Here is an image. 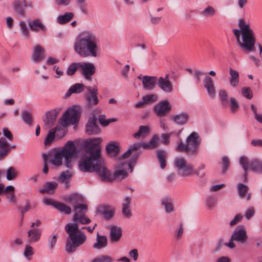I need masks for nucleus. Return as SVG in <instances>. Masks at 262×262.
Returning <instances> with one entry per match:
<instances>
[{
  "label": "nucleus",
  "mask_w": 262,
  "mask_h": 262,
  "mask_svg": "<svg viewBox=\"0 0 262 262\" xmlns=\"http://www.w3.org/2000/svg\"><path fill=\"white\" fill-rule=\"evenodd\" d=\"M186 143L189 146L190 152L195 154L197 152L198 146L200 142L199 141V136L197 133H192L186 139Z\"/></svg>",
  "instance_id": "dca6fc26"
},
{
  "label": "nucleus",
  "mask_w": 262,
  "mask_h": 262,
  "mask_svg": "<svg viewBox=\"0 0 262 262\" xmlns=\"http://www.w3.org/2000/svg\"><path fill=\"white\" fill-rule=\"evenodd\" d=\"M176 149L179 152H190V149L187 143L184 144L182 142H180L177 145Z\"/></svg>",
  "instance_id": "6e6d98bb"
},
{
  "label": "nucleus",
  "mask_w": 262,
  "mask_h": 262,
  "mask_svg": "<svg viewBox=\"0 0 262 262\" xmlns=\"http://www.w3.org/2000/svg\"><path fill=\"white\" fill-rule=\"evenodd\" d=\"M58 184L55 182H48L43 184L42 188L39 190V192L42 194H53Z\"/></svg>",
  "instance_id": "a878e982"
},
{
  "label": "nucleus",
  "mask_w": 262,
  "mask_h": 262,
  "mask_svg": "<svg viewBox=\"0 0 262 262\" xmlns=\"http://www.w3.org/2000/svg\"><path fill=\"white\" fill-rule=\"evenodd\" d=\"M78 70H79V62H73L68 67L66 71V74L68 76H72Z\"/></svg>",
  "instance_id": "37998d69"
},
{
  "label": "nucleus",
  "mask_w": 262,
  "mask_h": 262,
  "mask_svg": "<svg viewBox=\"0 0 262 262\" xmlns=\"http://www.w3.org/2000/svg\"><path fill=\"white\" fill-rule=\"evenodd\" d=\"M204 88L206 89L208 95L211 98L215 97L216 90L214 82L212 78L209 76H206L203 81Z\"/></svg>",
  "instance_id": "f3484780"
},
{
  "label": "nucleus",
  "mask_w": 262,
  "mask_h": 262,
  "mask_svg": "<svg viewBox=\"0 0 262 262\" xmlns=\"http://www.w3.org/2000/svg\"><path fill=\"white\" fill-rule=\"evenodd\" d=\"M75 52L80 56L96 57L100 53L98 40L93 33L83 32L77 37L74 45Z\"/></svg>",
  "instance_id": "f03ea898"
},
{
  "label": "nucleus",
  "mask_w": 262,
  "mask_h": 262,
  "mask_svg": "<svg viewBox=\"0 0 262 262\" xmlns=\"http://www.w3.org/2000/svg\"><path fill=\"white\" fill-rule=\"evenodd\" d=\"M110 240L112 242H118L122 236V230L120 227L112 226L110 229Z\"/></svg>",
  "instance_id": "bb28decb"
},
{
  "label": "nucleus",
  "mask_w": 262,
  "mask_h": 262,
  "mask_svg": "<svg viewBox=\"0 0 262 262\" xmlns=\"http://www.w3.org/2000/svg\"><path fill=\"white\" fill-rule=\"evenodd\" d=\"M238 192L242 198H244L246 195V193L247 192L248 188L247 186L243 184H238L237 186Z\"/></svg>",
  "instance_id": "603ef678"
},
{
  "label": "nucleus",
  "mask_w": 262,
  "mask_h": 262,
  "mask_svg": "<svg viewBox=\"0 0 262 262\" xmlns=\"http://www.w3.org/2000/svg\"><path fill=\"white\" fill-rule=\"evenodd\" d=\"M99 177L101 181L109 182L114 180L113 173L106 168L103 160L98 165L95 171Z\"/></svg>",
  "instance_id": "9b49d317"
},
{
  "label": "nucleus",
  "mask_w": 262,
  "mask_h": 262,
  "mask_svg": "<svg viewBox=\"0 0 262 262\" xmlns=\"http://www.w3.org/2000/svg\"><path fill=\"white\" fill-rule=\"evenodd\" d=\"M84 87L83 84L76 83L70 88L66 94V96H69L72 93H80L83 91Z\"/></svg>",
  "instance_id": "e433bc0d"
},
{
  "label": "nucleus",
  "mask_w": 262,
  "mask_h": 262,
  "mask_svg": "<svg viewBox=\"0 0 262 262\" xmlns=\"http://www.w3.org/2000/svg\"><path fill=\"white\" fill-rule=\"evenodd\" d=\"M20 30L21 34L25 37H28L29 31L27 27L26 23L24 21H20L19 23Z\"/></svg>",
  "instance_id": "5fc2aeb1"
},
{
  "label": "nucleus",
  "mask_w": 262,
  "mask_h": 262,
  "mask_svg": "<svg viewBox=\"0 0 262 262\" xmlns=\"http://www.w3.org/2000/svg\"><path fill=\"white\" fill-rule=\"evenodd\" d=\"M17 175V171L13 167H9L7 170L6 178L8 180H14Z\"/></svg>",
  "instance_id": "8fccbe9b"
},
{
  "label": "nucleus",
  "mask_w": 262,
  "mask_h": 262,
  "mask_svg": "<svg viewBox=\"0 0 262 262\" xmlns=\"http://www.w3.org/2000/svg\"><path fill=\"white\" fill-rule=\"evenodd\" d=\"M28 25L31 30L33 32L45 33L47 31L45 25L39 19L29 21Z\"/></svg>",
  "instance_id": "aec40b11"
},
{
  "label": "nucleus",
  "mask_w": 262,
  "mask_h": 262,
  "mask_svg": "<svg viewBox=\"0 0 262 262\" xmlns=\"http://www.w3.org/2000/svg\"><path fill=\"white\" fill-rule=\"evenodd\" d=\"M106 150L110 157H115L119 154L120 149L118 144L112 141L106 145Z\"/></svg>",
  "instance_id": "393cba45"
},
{
  "label": "nucleus",
  "mask_w": 262,
  "mask_h": 262,
  "mask_svg": "<svg viewBox=\"0 0 262 262\" xmlns=\"http://www.w3.org/2000/svg\"><path fill=\"white\" fill-rule=\"evenodd\" d=\"M243 95L248 99H250L253 97V94L251 89L249 87L243 88L242 89Z\"/></svg>",
  "instance_id": "bf43d9fd"
},
{
  "label": "nucleus",
  "mask_w": 262,
  "mask_h": 262,
  "mask_svg": "<svg viewBox=\"0 0 262 262\" xmlns=\"http://www.w3.org/2000/svg\"><path fill=\"white\" fill-rule=\"evenodd\" d=\"M72 12H66L63 15H59L57 17V22L60 24H64L71 21L74 17Z\"/></svg>",
  "instance_id": "4c0bfd02"
},
{
  "label": "nucleus",
  "mask_w": 262,
  "mask_h": 262,
  "mask_svg": "<svg viewBox=\"0 0 262 262\" xmlns=\"http://www.w3.org/2000/svg\"><path fill=\"white\" fill-rule=\"evenodd\" d=\"M55 208L58 209L61 212H63L66 214H69L71 213V209L70 207L67 206L63 203L58 202L57 205L55 206Z\"/></svg>",
  "instance_id": "a18cd8bd"
},
{
  "label": "nucleus",
  "mask_w": 262,
  "mask_h": 262,
  "mask_svg": "<svg viewBox=\"0 0 262 262\" xmlns=\"http://www.w3.org/2000/svg\"><path fill=\"white\" fill-rule=\"evenodd\" d=\"M173 134V132L168 134H162L161 135V142L164 145H168L170 143V138Z\"/></svg>",
  "instance_id": "13d9d810"
},
{
  "label": "nucleus",
  "mask_w": 262,
  "mask_h": 262,
  "mask_svg": "<svg viewBox=\"0 0 262 262\" xmlns=\"http://www.w3.org/2000/svg\"><path fill=\"white\" fill-rule=\"evenodd\" d=\"M159 137L157 135H155L148 143L139 142L131 145L128 150L122 155L120 159L121 160L125 159L132 154L138 152L137 151L141 147L144 149L155 148L159 145Z\"/></svg>",
  "instance_id": "1a4fd4ad"
},
{
  "label": "nucleus",
  "mask_w": 262,
  "mask_h": 262,
  "mask_svg": "<svg viewBox=\"0 0 262 262\" xmlns=\"http://www.w3.org/2000/svg\"><path fill=\"white\" fill-rule=\"evenodd\" d=\"M158 96L155 94L147 95L143 96L142 100L144 101L146 104H151L158 100Z\"/></svg>",
  "instance_id": "c03bdc74"
},
{
  "label": "nucleus",
  "mask_w": 262,
  "mask_h": 262,
  "mask_svg": "<svg viewBox=\"0 0 262 262\" xmlns=\"http://www.w3.org/2000/svg\"><path fill=\"white\" fill-rule=\"evenodd\" d=\"M44 49L40 46H36L34 49L32 55L31 59L33 61H39L43 57Z\"/></svg>",
  "instance_id": "c756f323"
},
{
  "label": "nucleus",
  "mask_w": 262,
  "mask_h": 262,
  "mask_svg": "<svg viewBox=\"0 0 262 262\" xmlns=\"http://www.w3.org/2000/svg\"><path fill=\"white\" fill-rule=\"evenodd\" d=\"M150 128L148 126H140L139 130L135 133L133 136L135 138L138 139L146 137L149 133Z\"/></svg>",
  "instance_id": "f704fd0d"
},
{
  "label": "nucleus",
  "mask_w": 262,
  "mask_h": 262,
  "mask_svg": "<svg viewBox=\"0 0 262 262\" xmlns=\"http://www.w3.org/2000/svg\"><path fill=\"white\" fill-rule=\"evenodd\" d=\"M96 72L95 65L91 62H79V72L87 80H92Z\"/></svg>",
  "instance_id": "f8f14e48"
},
{
  "label": "nucleus",
  "mask_w": 262,
  "mask_h": 262,
  "mask_svg": "<svg viewBox=\"0 0 262 262\" xmlns=\"http://www.w3.org/2000/svg\"><path fill=\"white\" fill-rule=\"evenodd\" d=\"M65 230L68 234L66 250L68 253L74 252L76 249L85 243L86 236L79 230L78 225L76 223H69L65 226Z\"/></svg>",
  "instance_id": "20e7f679"
},
{
  "label": "nucleus",
  "mask_w": 262,
  "mask_h": 262,
  "mask_svg": "<svg viewBox=\"0 0 262 262\" xmlns=\"http://www.w3.org/2000/svg\"><path fill=\"white\" fill-rule=\"evenodd\" d=\"M215 202L216 199L215 198L209 196L207 199L206 205L209 208L212 209L215 206Z\"/></svg>",
  "instance_id": "69168bd1"
},
{
  "label": "nucleus",
  "mask_w": 262,
  "mask_h": 262,
  "mask_svg": "<svg viewBox=\"0 0 262 262\" xmlns=\"http://www.w3.org/2000/svg\"><path fill=\"white\" fill-rule=\"evenodd\" d=\"M96 118H90L86 124V132L89 135L97 134L99 132V129L96 124Z\"/></svg>",
  "instance_id": "4be33fe9"
},
{
  "label": "nucleus",
  "mask_w": 262,
  "mask_h": 262,
  "mask_svg": "<svg viewBox=\"0 0 262 262\" xmlns=\"http://www.w3.org/2000/svg\"><path fill=\"white\" fill-rule=\"evenodd\" d=\"M81 109L79 106L74 105L69 107L64 113L62 118L59 120V123L62 127L64 128L69 124H74L77 123L80 117ZM62 130L63 128H61Z\"/></svg>",
  "instance_id": "6e6552de"
},
{
  "label": "nucleus",
  "mask_w": 262,
  "mask_h": 262,
  "mask_svg": "<svg viewBox=\"0 0 262 262\" xmlns=\"http://www.w3.org/2000/svg\"><path fill=\"white\" fill-rule=\"evenodd\" d=\"M102 139L99 138L88 139L84 141L85 152L78 162L79 169L82 172H94L102 159L101 157L100 144Z\"/></svg>",
  "instance_id": "f257e3e1"
},
{
  "label": "nucleus",
  "mask_w": 262,
  "mask_h": 262,
  "mask_svg": "<svg viewBox=\"0 0 262 262\" xmlns=\"http://www.w3.org/2000/svg\"><path fill=\"white\" fill-rule=\"evenodd\" d=\"M238 26L239 29H233V32L239 46L245 51H254L255 42L254 33L250 28L249 23H246L243 19H239Z\"/></svg>",
  "instance_id": "7ed1b4c3"
},
{
  "label": "nucleus",
  "mask_w": 262,
  "mask_h": 262,
  "mask_svg": "<svg viewBox=\"0 0 262 262\" xmlns=\"http://www.w3.org/2000/svg\"><path fill=\"white\" fill-rule=\"evenodd\" d=\"M243 219V215L241 214H236L234 218L230 222V225L233 226L239 223Z\"/></svg>",
  "instance_id": "774afa93"
},
{
  "label": "nucleus",
  "mask_w": 262,
  "mask_h": 262,
  "mask_svg": "<svg viewBox=\"0 0 262 262\" xmlns=\"http://www.w3.org/2000/svg\"><path fill=\"white\" fill-rule=\"evenodd\" d=\"M157 78L154 76H144L142 79V83L144 88L147 90H151L155 89L157 84Z\"/></svg>",
  "instance_id": "5701e85b"
},
{
  "label": "nucleus",
  "mask_w": 262,
  "mask_h": 262,
  "mask_svg": "<svg viewBox=\"0 0 262 262\" xmlns=\"http://www.w3.org/2000/svg\"><path fill=\"white\" fill-rule=\"evenodd\" d=\"M230 106L232 112H235L238 108L239 105L234 98H231L230 101Z\"/></svg>",
  "instance_id": "0e129e2a"
},
{
  "label": "nucleus",
  "mask_w": 262,
  "mask_h": 262,
  "mask_svg": "<svg viewBox=\"0 0 262 262\" xmlns=\"http://www.w3.org/2000/svg\"><path fill=\"white\" fill-rule=\"evenodd\" d=\"M91 262H114V259L109 255H101L92 260Z\"/></svg>",
  "instance_id": "de8ad7c7"
},
{
  "label": "nucleus",
  "mask_w": 262,
  "mask_h": 262,
  "mask_svg": "<svg viewBox=\"0 0 262 262\" xmlns=\"http://www.w3.org/2000/svg\"><path fill=\"white\" fill-rule=\"evenodd\" d=\"M99 120L100 124H101L102 125L107 126L110 123L116 121L117 119L116 118L106 119L105 116L104 115H101L99 116Z\"/></svg>",
  "instance_id": "3c124183"
},
{
  "label": "nucleus",
  "mask_w": 262,
  "mask_h": 262,
  "mask_svg": "<svg viewBox=\"0 0 262 262\" xmlns=\"http://www.w3.org/2000/svg\"><path fill=\"white\" fill-rule=\"evenodd\" d=\"M239 164L242 166L245 171V181H247V170L249 166L248 158L246 156H242L239 160Z\"/></svg>",
  "instance_id": "79ce46f5"
},
{
  "label": "nucleus",
  "mask_w": 262,
  "mask_h": 262,
  "mask_svg": "<svg viewBox=\"0 0 262 262\" xmlns=\"http://www.w3.org/2000/svg\"><path fill=\"white\" fill-rule=\"evenodd\" d=\"M229 74L230 76L229 82L230 85L234 88L236 87L239 83V74L237 71L231 68L230 69Z\"/></svg>",
  "instance_id": "7c9ffc66"
},
{
  "label": "nucleus",
  "mask_w": 262,
  "mask_h": 262,
  "mask_svg": "<svg viewBox=\"0 0 262 262\" xmlns=\"http://www.w3.org/2000/svg\"><path fill=\"white\" fill-rule=\"evenodd\" d=\"M222 162L223 164V172H225L230 165V160L228 157L225 156L222 158Z\"/></svg>",
  "instance_id": "338daca9"
},
{
  "label": "nucleus",
  "mask_w": 262,
  "mask_h": 262,
  "mask_svg": "<svg viewBox=\"0 0 262 262\" xmlns=\"http://www.w3.org/2000/svg\"><path fill=\"white\" fill-rule=\"evenodd\" d=\"M232 239L235 241L244 243L247 239L246 229L243 226H237L234 230L232 235Z\"/></svg>",
  "instance_id": "2eb2a0df"
},
{
  "label": "nucleus",
  "mask_w": 262,
  "mask_h": 262,
  "mask_svg": "<svg viewBox=\"0 0 262 262\" xmlns=\"http://www.w3.org/2000/svg\"><path fill=\"white\" fill-rule=\"evenodd\" d=\"M72 177V173L70 171H66L64 172H62L58 178V180L60 181L61 183H66V187L68 188L69 185L68 184V181L71 179Z\"/></svg>",
  "instance_id": "a19ab883"
},
{
  "label": "nucleus",
  "mask_w": 262,
  "mask_h": 262,
  "mask_svg": "<svg viewBox=\"0 0 262 262\" xmlns=\"http://www.w3.org/2000/svg\"><path fill=\"white\" fill-rule=\"evenodd\" d=\"M250 168L252 170L262 173V162L258 160H253L250 163Z\"/></svg>",
  "instance_id": "ea45409f"
},
{
  "label": "nucleus",
  "mask_w": 262,
  "mask_h": 262,
  "mask_svg": "<svg viewBox=\"0 0 262 262\" xmlns=\"http://www.w3.org/2000/svg\"><path fill=\"white\" fill-rule=\"evenodd\" d=\"M131 198L129 196H126L124 199V202L122 204V212L123 215L126 218H130L132 213L130 210Z\"/></svg>",
  "instance_id": "cd10ccee"
},
{
  "label": "nucleus",
  "mask_w": 262,
  "mask_h": 262,
  "mask_svg": "<svg viewBox=\"0 0 262 262\" xmlns=\"http://www.w3.org/2000/svg\"><path fill=\"white\" fill-rule=\"evenodd\" d=\"M59 129V127L53 128L50 129L45 139L44 144L46 146L50 145L51 144L52 141L54 140L56 132Z\"/></svg>",
  "instance_id": "c9c22d12"
},
{
  "label": "nucleus",
  "mask_w": 262,
  "mask_h": 262,
  "mask_svg": "<svg viewBox=\"0 0 262 262\" xmlns=\"http://www.w3.org/2000/svg\"><path fill=\"white\" fill-rule=\"evenodd\" d=\"M61 111V108H55L47 112L43 119L45 125H48L49 127H51Z\"/></svg>",
  "instance_id": "a211bd4d"
},
{
  "label": "nucleus",
  "mask_w": 262,
  "mask_h": 262,
  "mask_svg": "<svg viewBox=\"0 0 262 262\" xmlns=\"http://www.w3.org/2000/svg\"><path fill=\"white\" fill-rule=\"evenodd\" d=\"M189 116L187 113H181L173 116L172 117V120L179 125H183L187 123Z\"/></svg>",
  "instance_id": "2f4dec72"
},
{
  "label": "nucleus",
  "mask_w": 262,
  "mask_h": 262,
  "mask_svg": "<svg viewBox=\"0 0 262 262\" xmlns=\"http://www.w3.org/2000/svg\"><path fill=\"white\" fill-rule=\"evenodd\" d=\"M27 2L26 1L15 2L14 4L15 11L21 16H24L25 9L24 7H27Z\"/></svg>",
  "instance_id": "72a5a7b5"
},
{
  "label": "nucleus",
  "mask_w": 262,
  "mask_h": 262,
  "mask_svg": "<svg viewBox=\"0 0 262 262\" xmlns=\"http://www.w3.org/2000/svg\"><path fill=\"white\" fill-rule=\"evenodd\" d=\"M167 155V152L164 150H158L157 151V156L160 164V167L163 169L165 167L166 160L165 158Z\"/></svg>",
  "instance_id": "58836bf2"
},
{
  "label": "nucleus",
  "mask_w": 262,
  "mask_h": 262,
  "mask_svg": "<svg viewBox=\"0 0 262 262\" xmlns=\"http://www.w3.org/2000/svg\"><path fill=\"white\" fill-rule=\"evenodd\" d=\"M77 156L76 146L72 141H68L64 146L58 149L54 154L51 162L55 166H60L64 159L65 164L68 168L71 167L72 158Z\"/></svg>",
  "instance_id": "39448f33"
},
{
  "label": "nucleus",
  "mask_w": 262,
  "mask_h": 262,
  "mask_svg": "<svg viewBox=\"0 0 262 262\" xmlns=\"http://www.w3.org/2000/svg\"><path fill=\"white\" fill-rule=\"evenodd\" d=\"M107 245V238L105 235H100L97 234L96 241L93 247L96 249H100L105 247Z\"/></svg>",
  "instance_id": "c85d7f7f"
},
{
  "label": "nucleus",
  "mask_w": 262,
  "mask_h": 262,
  "mask_svg": "<svg viewBox=\"0 0 262 262\" xmlns=\"http://www.w3.org/2000/svg\"><path fill=\"white\" fill-rule=\"evenodd\" d=\"M157 85L165 93L169 94L173 91L172 83L169 80L168 74H166L165 77H159L158 78Z\"/></svg>",
  "instance_id": "4468645a"
},
{
  "label": "nucleus",
  "mask_w": 262,
  "mask_h": 262,
  "mask_svg": "<svg viewBox=\"0 0 262 262\" xmlns=\"http://www.w3.org/2000/svg\"><path fill=\"white\" fill-rule=\"evenodd\" d=\"M133 155V157L128 162L121 161L116 166L115 172L113 173L114 180L121 181L128 176L127 169H130V172L133 171V167L139 157V154L136 152Z\"/></svg>",
  "instance_id": "423d86ee"
},
{
  "label": "nucleus",
  "mask_w": 262,
  "mask_h": 262,
  "mask_svg": "<svg viewBox=\"0 0 262 262\" xmlns=\"http://www.w3.org/2000/svg\"><path fill=\"white\" fill-rule=\"evenodd\" d=\"M57 243V236L56 235H54L51 236L48 241V247L49 249L52 250L55 247V245Z\"/></svg>",
  "instance_id": "e2e57ef3"
},
{
  "label": "nucleus",
  "mask_w": 262,
  "mask_h": 262,
  "mask_svg": "<svg viewBox=\"0 0 262 262\" xmlns=\"http://www.w3.org/2000/svg\"><path fill=\"white\" fill-rule=\"evenodd\" d=\"M33 254L34 251L33 248L29 245H27L24 251V256L27 259H30L31 256L33 255Z\"/></svg>",
  "instance_id": "864d4df0"
},
{
  "label": "nucleus",
  "mask_w": 262,
  "mask_h": 262,
  "mask_svg": "<svg viewBox=\"0 0 262 262\" xmlns=\"http://www.w3.org/2000/svg\"><path fill=\"white\" fill-rule=\"evenodd\" d=\"M88 93L85 95L86 106L88 107H93L98 103L97 97L98 89L96 86H85Z\"/></svg>",
  "instance_id": "ddd939ff"
},
{
  "label": "nucleus",
  "mask_w": 262,
  "mask_h": 262,
  "mask_svg": "<svg viewBox=\"0 0 262 262\" xmlns=\"http://www.w3.org/2000/svg\"><path fill=\"white\" fill-rule=\"evenodd\" d=\"M162 204L164 206L166 212L169 213L173 210V205L168 198H165L162 200Z\"/></svg>",
  "instance_id": "49530a36"
},
{
  "label": "nucleus",
  "mask_w": 262,
  "mask_h": 262,
  "mask_svg": "<svg viewBox=\"0 0 262 262\" xmlns=\"http://www.w3.org/2000/svg\"><path fill=\"white\" fill-rule=\"evenodd\" d=\"M203 75V72L201 70H196L193 73V77L195 83L199 84L201 81V77Z\"/></svg>",
  "instance_id": "680f3d73"
},
{
  "label": "nucleus",
  "mask_w": 262,
  "mask_h": 262,
  "mask_svg": "<svg viewBox=\"0 0 262 262\" xmlns=\"http://www.w3.org/2000/svg\"><path fill=\"white\" fill-rule=\"evenodd\" d=\"M219 96L222 103L225 105L227 102V93L225 90H221L219 91Z\"/></svg>",
  "instance_id": "052dcab7"
},
{
  "label": "nucleus",
  "mask_w": 262,
  "mask_h": 262,
  "mask_svg": "<svg viewBox=\"0 0 262 262\" xmlns=\"http://www.w3.org/2000/svg\"><path fill=\"white\" fill-rule=\"evenodd\" d=\"M75 214L73 221L81 224H88L91 222V220L83 214L82 211H87L86 204H79L74 206Z\"/></svg>",
  "instance_id": "9d476101"
},
{
  "label": "nucleus",
  "mask_w": 262,
  "mask_h": 262,
  "mask_svg": "<svg viewBox=\"0 0 262 262\" xmlns=\"http://www.w3.org/2000/svg\"><path fill=\"white\" fill-rule=\"evenodd\" d=\"M171 109L169 103L167 101H162L154 106V111L159 117L165 116Z\"/></svg>",
  "instance_id": "6ab92c4d"
},
{
  "label": "nucleus",
  "mask_w": 262,
  "mask_h": 262,
  "mask_svg": "<svg viewBox=\"0 0 262 262\" xmlns=\"http://www.w3.org/2000/svg\"><path fill=\"white\" fill-rule=\"evenodd\" d=\"M28 243L32 244L39 241L41 235V231L38 228H33L28 231Z\"/></svg>",
  "instance_id": "b1692460"
},
{
  "label": "nucleus",
  "mask_w": 262,
  "mask_h": 262,
  "mask_svg": "<svg viewBox=\"0 0 262 262\" xmlns=\"http://www.w3.org/2000/svg\"><path fill=\"white\" fill-rule=\"evenodd\" d=\"M97 211L102 215L104 219L108 220L114 215L115 210L110 206L102 205L98 207Z\"/></svg>",
  "instance_id": "412c9836"
},
{
  "label": "nucleus",
  "mask_w": 262,
  "mask_h": 262,
  "mask_svg": "<svg viewBox=\"0 0 262 262\" xmlns=\"http://www.w3.org/2000/svg\"><path fill=\"white\" fill-rule=\"evenodd\" d=\"M216 12V10L213 7L208 5L201 11L200 14L205 18H209L213 17Z\"/></svg>",
  "instance_id": "473e14b6"
},
{
  "label": "nucleus",
  "mask_w": 262,
  "mask_h": 262,
  "mask_svg": "<svg viewBox=\"0 0 262 262\" xmlns=\"http://www.w3.org/2000/svg\"><path fill=\"white\" fill-rule=\"evenodd\" d=\"M174 166L177 169L178 173L182 177H186L195 174L200 178L205 176V172L200 174L198 171H195L192 164L188 163L186 159L182 157H177L174 159Z\"/></svg>",
  "instance_id": "0eeeda50"
},
{
  "label": "nucleus",
  "mask_w": 262,
  "mask_h": 262,
  "mask_svg": "<svg viewBox=\"0 0 262 262\" xmlns=\"http://www.w3.org/2000/svg\"><path fill=\"white\" fill-rule=\"evenodd\" d=\"M21 117L24 122L28 125H31L32 123L31 113L28 111H24L22 112Z\"/></svg>",
  "instance_id": "09e8293b"
},
{
  "label": "nucleus",
  "mask_w": 262,
  "mask_h": 262,
  "mask_svg": "<svg viewBox=\"0 0 262 262\" xmlns=\"http://www.w3.org/2000/svg\"><path fill=\"white\" fill-rule=\"evenodd\" d=\"M76 3L81 12L84 14H86L88 13V10L86 8L87 6L86 0H76Z\"/></svg>",
  "instance_id": "4d7b16f0"
}]
</instances>
